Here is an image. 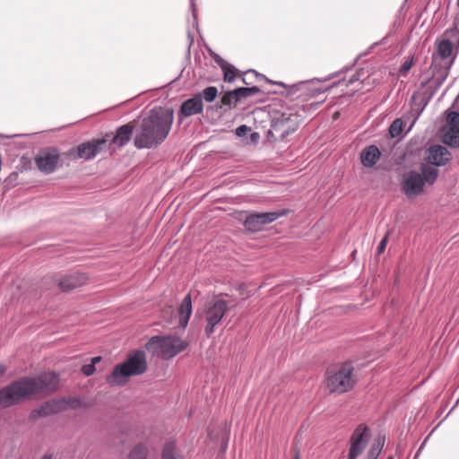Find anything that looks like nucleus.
<instances>
[{"label":"nucleus","instance_id":"72a5a7b5","mask_svg":"<svg viewBox=\"0 0 459 459\" xmlns=\"http://www.w3.org/2000/svg\"><path fill=\"white\" fill-rule=\"evenodd\" d=\"M213 59L215 63L221 68V70L229 65V63L225 61L222 57H221L219 55H215L213 56Z\"/></svg>","mask_w":459,"mask_h":459},{"label":"nucleus","instance_id":"a211bd4d","mask_svg":"<svg viewBox=\"0 0 459 459\" xmlns=\"http://www.w3.org/2000/svg\"><path fill=\"white\" fill-rule=\"evenodd\" d=\"M192 314V300L190 294H187L182 300L178 308V325L185 328L187 325Z\"/></svg>","mask_w":459,"mask_h":459},{"label":"nucleus","instance_id":"423d86ee","mask_svg":"<svg viewBox=\"0 0 459 459\" xmlns=\"http://www.w3.org/2000/svg\"><path fill=\"white\" fill-rule=\"evenodd\" d=\"M186 348V342L172 336H153L145 344V349L153 355L171 359Z\"/></svg>","mask_w":459,"mask_h":459},{"label":"nucleus","instance_id":"20e7f679","mask_svg":"<svg viewBox=\"0 0 459 459\" xmlns=\"http://www.w3.org/2000/svg\"><path fill=\"white\" fill-rule=\"evenodd\" d=\"M357 384L354 367L351 362L333 365L325 371V385L330 394H342Z\"/></svg>","mask_w":459,"mask_h":459},{"label":"nucleus","instance_id":"dca6fc26","mask_svg":"<svg viewBox=\"0 0 459 459\" xmlns=\"http://www.w3.org/2000/svg\"><path fill=\"white\" fill-rule=\"evenodd\" d=\"M204 110V104L201 99V95H195V97L185 100L179 109L178 116L180 119L187 117L196 114L202 113Z\"/></svg>","mask_w":459,"mask_h":459},{"label":"nucleus","instance_id":"f704fd0d","mask_svg":"<svg viewBox=\"0 0 459 459\" xmlns=\"http://www.w3.org/2000/svg\"><path fill=\"white\" fill-rule=\"evenodd\" d=\"M387 240H388V234H386L385 236V238L379 243V245L377 247V253L378 254H382L385 251L386 244H387Z\"/></svg>","mask_w":459,"mask_h":459},{"label":"nucleus","instance_id":"f257e3e1","mask_svg":"<svg viewBox=\"0 0 459 459\" xmlns=\"http://www.w3.org/2000/svg\"><path fill=\"white\" fill-rule=\"evenodd\" d=\"M58 376L53 372L38 377H24L0 389V409L18 404L31 397H44L58 386Z\"/></svg>","mask_w":459,"mask_h":459},{"label":"nucleus","instance_id":"6e6552de","mask_svg":"<svg viewBox=\"0 0 459 459\" xmlns=\"http://www.w3.org/2000/svg\"><path fill=\"white\" fill-rule=\"evenodd\" d=\"M300 121L301 116L297 112H282L273 119L268 134L275 141L283 140L298 129Z\"/></svg>","mask_w":459,"mask_h":459},{"label":"nucleus","instance_id":"39448f33","mask_svg":"<svg viewBox=\"0 0 459 459\" xmlns=\"http://www.w3.org/2000/svg\"><path fill=\"white\" fill-rule=\"evenodd\" d=\"M146 370L145 353L142 351H135L123 363L114 367L111 374L107 377V382L110 386L124 385L128 377L142 375Z\"/></svg>","mask_w":459,"mask_h":459},{"label":"nucleus","instance_id":"aec40b11","mask_svg":"<svg viewBox=\"0 0 459 459\" xmlns=\"http://www.w3.org/2000/svg\"><path fill=\"white\" fill-rule=\"evenodd\" d=\"M134 126L131 124H126L117 130V134L114 136L112 142L116 144H118L119 146H123L126 144L133 134Z\"/></svg>","mask_w":459,"mask_h":459},{"label":"nucleus","instance_id":"2f4dec72","mask_svg":"<svg viewBox=\"0 0 459 459\" xmlns=\"http://www.w3.org/2000/svg\"><path fill=\"white\" fill-rule=\"evenodd\" d=\"M447 126L459 128V113L452 111L447 115Z\"/></svg>","mask_w":459,"mask_h":459},{"label":"nucleus","instance_id":"f3484780","mask_svg":"<svg viewBox=\"0 0 459 459\" xmlns=\"http://www.w3.org/2000/svg\"><path fill=\"white\" fill-rule=\"evenodd\" d=\"M381 152L375 145H369L363 149L360 153V160L363 166L367 168L373 167L380 159Z\"/></svg>","mask_w":459,"mask_h":459},{"label":"nucleus","instance_id":"f8f14e48","mask_svg":"<svg viewBox=\"0 0 459 459\" xmlns=\"http://www.w3.org/2000/svg\"><path fill=\"white\" fill-rule=\"evenodd\" d=\"M368 437V428L365 424H359L351 437L348 459H356L363 453Z\"/></svg>","mask_w":459,"mask_h":459},{"label":"nucleus","instance_id":"4468645a","mask_svg":"<svg viewBox=\"0 0 459 459\" xmlns=\"http://www.w3.org/2000/svg\"><path fill=\"white\" fill-rule=\"evenodd\" d=\"M451 160V153L442 145H432L426 152L425 160L429 166H444Z\"/></svg>","mask_w":459,"mask_h":459},{"label":"nucleus","instance_id":"c03bdc74","mask_svg":"<svg viewBox=\"0 0 459 459\" xmlns=\"http://www.w3.org/2000/svg\"><path fill=\"white\" fill-rule=\"evenodd\" d=\"M457 4H458V7H459V0L457 1Z\"/></svg>","mask_w":459,"mask_h":459},{"label":"nucleus","instance_id":"4be33fe9","mask_svg":"<svg viewBox=\"0 0 459 459\" xmlns=\"http://www.w3.org/2000/svg\"><path fill=\"white\" fill-rule=\"evenodd\" d=\"M46 403L48 408L53 411V414L64 411L69 408H75V405L70 403V401L65 399H54Z\"/></svg>","mask_w":459,"mask_h":459},{"label":"nucleus","instance_id":"2eb2a0df","mask_svg":"<svg viewBox=\"0 0 459 459\" xmlns=\"http://www.w3.org/2000/svg\"><path fill=\"white\" fill-rule=\"evenodd\" d=\"M89 276L85 273L75 272L63 276L58 281V286L63 291H70L85 285Z\"/></svg>","mask_w":459,"mask_h":459},{"label":"nucleus","instance_id":"e433bc0d","mask_svg":"<svg viewBox=\"0 0 459 459\" xmlns=\"http://www.w3.org/2000/svg\"><path fill=\"white\" fill-rule=\"evenodd\" d=\"M6 367L4 364L0 363V377L5 373Z\"/></svg>","mask_w":459,"mask_h":459},{"label":"nucleus","instance_id":"ea45409f","mask_svg":"<svg viewBox=\"0 0 459 459\" xmlns=\"http://www.w3.org/2000/svg\"><path fill=\"white\" fill-rule=\"evenodd\" d=\"M318 105V103H311L310 104V108H316V106Z\"/></svg>","mask_w":459,"mask_h":459},{"label":"nucleus","instance_id":"412c9836","mask_svg":"<svg viewBox=\"0 0 459 459\" xmlns=\"http://www.w3.org/2000/svg\"><path fill=\"white\" fill-rule=\"evenodd\" d=\"M443 142L452 147L459 146V128L447 126L443 134Z\"/></svg>","mask_w":459,"mask_h":459},{"label":"nucleus","instance_id":"c756f323","mask_svg":"<svg viewBox=\"0 0 459 459\" xmlns=\"http://www.w3.org/2000/svg\"><path fill=\"white\" fill-rule=\"evenodd\" d=\"M403 131V121L395 119L389 127V134L392 137L398 136Z\"/></svg>","mask_w":459,"mask_h":459},{"label":"nucleus","instance_id":"473e14b6","mask_svg":"<svg viewBox=\"0 0 459 459\" xmlns=\"http://www.w3.org/2000/svg\"><path fill=\"white\" fill-rule=\"evenodd\" d=\"M81 370H82V374H83V375H85V376H87V377H90V376H91V375H93V374H94V372H95L96 368H95V367L93 366V364H91H91L83 365V366L82 367V369H81Z\"/></svg>","mask_w":459,"mask_h":459},{"label":"nucleus","instance_id":"9b49d317","mask_svg":"<svg viewBox=\"0 0 459 459\" xmlns=\"http://www.w3.org/2000/svg\"><path fill=\"white\" fill-rule=\"evenodd\" d=\"M260 91L256 86L253 87H239L233 91H228L223 93L221 98L220 108L226 107L229 109H232L236 107L237 103L243 99L251 97Z\"/></svg>","mask_w":459,"mask_h":459},{"label":"nucleus","instance_id":"c9c22d12","mask_svg":"<svg viewBox=\"0 0 459 459\" xmlns=\"http://www.w3.org/2000/svg\"><path fill=\"white\" fill-rule=\"evenodd\" d=\"M100 360H101V357L100 356L94 357V358L91 359V364H93V366L95 367V365L97 363H99Z\"/></svg>","mask_w":459,"mask_h":459},{"label":"nucleus","instance_id":"6ab92c4d","mask_svg":"<svg viewBox=\"0 0 459 459\" xmlns=\"http://www.w3.org/2000/svg\"><path fill=\"white\" fill-rule=\"evenodd\" d=\"M291 91L293 93L299 92L298 96L304 97L305 99L315 97L316 95L323 92V91L316 88L312 83L307 82H300L297 85H294L291 89Z\"/></svg>","mask_w":459,"mask_h":459},{"label":"nucleus","instance_id":"9d476101","mask_svg":"<svg viewBox=\"0 0 459 459\" xmlns=\"http://www.w3.org/2000/svg\"><path fill=\"white\" fill-rule=\"evenodd\" d=\"M60 161V154L56 148H45L40 150L35 157L37 168L43 173H52Z\"/></svg>","mask_w":459,"mask_h":459},{"label":"nucleus","instance_id":"79ce46f5","mask_svg":"<svg viewBox=\"0 0 459 459\" xmlns=\"http://www.w3.org/2000/svg\"><path fill=\"white\" fill-rule=\"evenodd\" d=\"M42 459H50V457H48V456H45V457H43Z\"/></svg>","mask_w":459,"mask_h":459},{"label":"nucleus","instance_id":"0eeeda50","mask_svg":"<svg viewBox=\"0 0 459 459\" xmlns=\"http://www.w3.org/2000/svg\"><path fill=\"white\" fill-rule=\"evenodd\" d=\"M230 309V302L221 297H214L205 304L204 316L206 323L204 333L207 337L214 333L215 327L221 324L223 316Z\"/></svg>","mask_w":459,"mask_h":459},{"label":"nucleus","instance_id":"cd10ccee","mask_svg":"<svg viewBox=\"0 0 459 459\" xmlns=\"http://www.w3.org/2000/svg\"><path fill=\"white\" fill-rule=\"evenodd\" d=\"M146 446L143 445H138L130 453L129 459H146Z\"/></svg>","mask_w":459,"mask_h":459},{"label":"nucleus","instance_id":"58836bf2","mask_svg":"<svg viewBox=\"0 0 459 459\" xmlns=\"http://www.w3.org/2000/svg\"><path fill=\"white\" fill-rule=\"evenodd\" d=\"M242 82H243V83H245V84H248L247 80L246 79V77H245V76H242Z\"/></svg>","mask_w":459,"mask_h":459},{"label":"nucleus","instance_id":"ddd939ff","mask_svg":"<svg viewBox=\"0 0 459 459\" xmlns=\"http://www.w3.org/2000/svg\"><path fill=\"white\" fill-rule=\"evenodd\" d=\"M280 214L278 212H264L249 215L245 221V228L252 232L263 230L264 226L274 221Z\"/></svg>","mask_w":459,"mask_h":459},{"label":"nucleus","instance_id":"393cba45","mask_svg":"<svg viewBox=\"0 0 459 459\" xmlns=\"http://www.w3.org/2000/svg\"><path fill=\"white\" fill-rule=\"evenodd\" d=\"M224 82H232L236 78L241 76V73L236 69L233 65L229 64L222 69Z\"/></svg>","mask_w":459,"mask_h":459},{"label":"nucleus","instance_id":"a19ab883","mask_svg":"<svg viewBox=\"0 0 459 459\" xmlns=\"http://www.w3.org/2000/svg\"><path fill=\"white\" fill-rule=\"evenodd\" d=\"M354 82V79H353V78H351V79L350 80V82L351 83V82Z\"/></svg>","mask_w":459,"mask_h":459},{"label":"nucleus","instance_id":"a878e982","mask_svg":"<svg viewBox=\"0 0 459 459\" xmlns=\"http://www.w3.org/2000/svg\"><path fill=\"white\" fill-rule=\"evenodd\" d=\"M52 414H53V411H51L48 408V405L47 404V403H45L40 407H39L37 409H34L30 412V418L32 420H37L39 418L47 417V416H49V415H52Z\"/></svg>","mask_w":459,"mask_h":459},{"label":"nucleus","instance_id":"c85d7f7f","mask_svg":"<svg viewBox=\"0 0 459 459\" xmlns=\"http://www.w3.org/2000/svg\"><path fill=\"white\" fill-rule=\"evenodd\" d=\"M217 94H218L217 88L214 86H209V87L205 88L203 91L202 94H200V95H201V99H204L207 102H212L216 99Z\"/></svg>","mask_w":459,"mask_h":459},{"label":"nucleus","instance_id":"bb28decb","mask_svg":"<svg viewBox=\"0 0 459 459\" xmlns=\"http://www.w3.org/2000/svg\"><path fill=\"white\" fill-rule=\"evenodd\" d=\"M161 459H181L177 455L176 446L173 442H169L164 446Z\"/></svg>","mask_w":459,"mask_h":459},{"label":"nucleus","instance_id":"37998d69","mask_svg":"<svg viewBox=\"0 0 459 459\" xmlns=\"http://www.w3.org/2000/svg\"><path fill=\"white\" fill-rule=\"evenodd\" d=\"M387 459H393V457H392V456H390V457H388Z\"/></svg>","mask_w":459,"mask_h":459},{"label":"nucleus","instance_id":"b1692460","mask_svg":"<svg viewBox=\"0 0 459 459\" xmlns=\"http://www.w3.org/2000/svg\"><path fill=\"white\" fill-rule=\"evenodd\" d=\"M453 51V45L448 39H442L437 44V55L442 58L446 59L449 57Z\"/></svg>","mask_w":459,"mask_h":459},{"label":"nucleus","instance_id":"f03ea898","mask_svg":"<svg viewBox=\"0 0 459 459\" xmlns=\"http://www.w3.org/2000/svg\"><path fill=\"white\" fill-rule=\"evenodd\" d=\"M174 121L173 109L156 107L140 121L135 130L134 146L151 149L161 144L168 137Z\"/></svg>","mask_w":459,"mask_h":459},{"label":"nucleus","instance_id":"1a4fd4ad","mask_svg":"<svg viewBox=\"0 0 459 459\" xmlns=\"http://www.w3.org/2000/svg\"><path fill=\"white\" fill-rule=\"evenodd\" d=\"M106 140L98 139L90 142L82 143L75 148H71L65 156L69 160H91L99 154L106 146Z\"/></svg>","mask_w":459,"mask_h":459},{"label":"nucleus","instance_id":"5701e85b","mask_svg":"<svg viewBox=\"0 0 459 459\" xmlns=\"http://www.w3.org/2000/svg\"><path fill=\"white\" fill-rule=\"evenodd\" d=\"M385 445V437L378 436L375 438L368 452V459H377Z\"/></svg>","mask_w":459,"mask_h":459},{"label":"nucleus","instance_id":"7c9ffc66","mask_svg":"<svg viewBox=\"0 0 459 459\" xmlns=\"http://www.w3.org/2000/svg\"><path fill=\"white\" fill-rule=\"evenodd\" d=\"M415 60L413 56H409L400 67L399 73L402 75H406L408 72L414 65Z\"/></svg>","mask_w":459,"mask_h":459},{"label":"nucleus","instance_id":"7ed1b4c3","mask_svg":"<svg viewBox=\"0 0 459 459\" xmlns=\"http://www.w3.org/2000/svg\"><path fill=\"white\" fill-rule=\"evenodd\" d=\"M437 177L438 169L436 167L421 164L420 171L410 170L403 174L401 189L407 198H415L425 193L426 186L434 185Z\"/></svg>","mask_w":459,"mask_h":459},{"label":"nucleus","instance_id":"4c0bfd02","mask_svg":"<svg viewBox=\"0 0 459 459\" xmlns=\"http://www.w3.org/2000/svg\"><path fill=\"white\" fill-rule=\"evenodd\" d=\"M293 459H300V453L298 449L295 450L294 452V457Z\"/></svg>","mask_w":459,"mask_h":459}]
</instances>
